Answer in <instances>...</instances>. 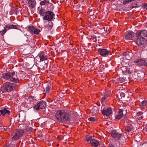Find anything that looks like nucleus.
I'll return each mask as SVG.
<instances>
[{
  "label": "nucleus",
  "mask_w": 147,
  "mask_h": 147,
  "mask_svg": "<svg viewBox=\"0 0 147 147\" xmlns=\"http://www.w3.org/2000/svg\"><path fill=\"white\" fill-rule=\"evenodd\" d=\"M147 40V31L146 30L140 31L138 33L136 44L138 45L143 44Z\"/></svg>",
  "instance_id": "f257e3e1"
},
{
  "label": "nucleus",
  "mask_w": 147,
  "mask_h": 147,
  "mask_svg": "<svg viewBox=\"0 0 147 147\" xmlns=\"http://www.w3.org/2000/svg\"><path fill=\"white\" fill-rule=\"evenodd\" d=\"M4 79L10 82H13L15 83H17L19 81V79L17 76L15 77V72L14 71L9 72L5 73L3 75Z\"/></svg>",
  "instance_id": "f03ea898"
},
{
  "label": "nucleus",
  "mask_w": 147,
  "mask_h": 147,
  "mask_svg": "<svg viewBox=\"0 0 147 147\" xmlns=\"http://www.w3.org/2000/svg\"><path fill=\"white\" fill-rule=\"evenodd\" d=\"M15 84L13 83L6 82L4 84L1 88V91L2 93L11 91L13 90Z\"/></svg>",
  "instance_id": "7ed1b4c3"
},
{
  "label": "nucleus",
  "mask_w": 147,
  "mask_h": 147,
  "mask_svg": "<svg viewBox=\"0 0 147 147\" xmlns=\"http://www.w3.org/2000/svg\"><path fill=\"white\" fill-rule=\"evenodd\" d=\"M24 131L22 129H18L12 135V141H16L18 140L23 135Z\"/></svg>",
  "instance_id": "20e7f679"
},
{
  "label": "nucleus",
  "mask_w": 147,
  "mask_h": 147,
  "mask_svg": "<svg viewBox=\"0 0 147 147\" xmlns=\"http://www.w3.org/2000/svg\"><path fill=\"white\" fill-rule=\"evenodd\" d=\"M55 116L59 122H63L64 120V110H62L57 111Z\"/></svg>",
  "instance_id": "39448f33"
},
{
  "label": "nucleus",
  "mask_w": 147,
  "mask_h": 147,
  "mask_svg": "<svg viewBox=\"0 0 147 147\" xmlns=\"http://www.w3.org/2000/svg\"><path fill=\"white\" fill-rule=\"evenodd\" d=\"M54 16L55 14L53 12L47 11L45 15L43 17V19L48 21H51L53 20Z\"/></svg>",
  "instance_id": "423d86ee"
},
{
  "label": "nucleus",
  "mask_w": 147,
  "mask_h": 147,
  "mask_svg": "<svg viewBox=\"0 0 147 147\" xmlns=\"http://www.w3.org/2000/svg\"><path fill=\"white\" fill-rule=\"evenodd\" d=\"M101 109L102 114L108 117L112 113V109L110 107L105 108L104 106H102Z\"/></svg>",
  "instance_id": "0eeeda50"
},
{
  "label": "nucleus",
  "mask_w": 147,
  "mask_h": 147,
  "mask_svg": "<svg viewBox=\"0 0 147 147\" xmlns=\"http://www.w3.org/2000/svg\"><path fill=\"white\" fill-rule=\"evenodd\" d=\"M46 103L45 101H40L34 107V109L38 111L39 110L44 109L46 106Z\"/></svg>",
  "instance_id": "6e6552de"
},
{
  "label": "nucleus",
  "mask_w": 147,
  "mask_h": 147,
  "mask_svg": "<svg viewBox=\"0 0 147 147\" xmlns=\"http://www.w3.org/2000/svg\"><path fill=\"white\" fill-rule=\"evenodd\" d=\"M112 136L114 138H116L117 140L123 139L124 138L123 134H119L115 130H112L111 132Z\"/></svg>",
  "instance_id": "1a4fd4ad"
},
{
  "label": "nucleus",
  "mask_w": 147,
  "mask_h": 147,
  "mask_svg": "<svg viewBox=\"0 0 147 147\" xmlns=\"http://www.w3.org/2000/svg\"><path fill=\"white\" fill-rule=\"evenodd\" d=\"M28 29V31L32 34H38L40 32V30L38 29L33 26L29 27Z\"/></svg>",
  "instance_id": "9d476101"
},
{
  "label": "nucleus",
  "mask_w": 147,
  "mask_h": 147,
  "mask_svg": "<svg viewBox=\"0 0 147 147\" xmlns=\"http://www.w3.org/2000/svg\"><path fill=\"white\" fill-rule=\"evenodd\" d=\"M98 52L99 53L100 55L103 57H107L109 54V50L105 49H98Z\"/></svg>",
  "instance_id": "9b49d317"
},
{
  "label": "nucleus",
  "mask_w": 147,
  "mask_h": 147,
  "mask_svg": "<svg viewBox=\"0 0 147 147\" xmlns=\"http://www.w3.org/2000/svg\"><path fill=\"white\" fill-rule=\"evenodd\" d=\"M44 28L46 30H49L52 29L53 25V23L51 21H45L44 22Z\"/></svg>",
  "instance_id": "f8f14e48"
},
{
  "label": "nucleus",
  "mask_w": 147,
  "mask_h": 147,
  "mask_svg": "<svg viewBox=\"0 0 147 147\" xmlns=\"http://www.w3.org/2000/svg\"><path fill=\"white\" fill-rule=\"evenodd\" d=\"M134 33L131 31H129L125 33V38L127 40H132L134 37Z\"/></svg>",
  "instance_id": "ddd939ff"
},
{
  "label": "nucleus",
  "mask_w": 147,
  "mask_h": 147,
  "mask_svg": "<svg viewBox=\"0 0 147 147\" xmlns=\"http://www.w3.org/2000/svg\"><path fill=\"white\" fill-rule=\"evenodd\" d=\"M136 65H144L147 67V63L145 61L140 59L137 60L135 61Z\"/></svg>",
  "instance_id": "4468645a"
},
{
  "label": "nucleus",
  "mask_w": 147,
  "mask_h": 147,
  "mask_svg": "<svg viewBox=\"0 0 147 147\" xmlns=\"http://www.w3.org/2000/svg\"><path fill=\"white\" fill-rule=\"evenodd\" d=\"M0 109L1 114L3 116H4L6 114L8 115L10 114V112L5 108L3 107L0 108Z\"/></svg>",
  "instance_id": "2eb2a0df"
},
{
  "label": "nucleus",
  "mask_w": 147,
  "mask_h": 147,
  "mask_svg": "<svg viewBox=\"0 0 147 147\" xmlns=\"http://www.w3.org/2000/svg\"><path fill=\"white\" fill-rule=\"evenodd\" d=\"M28 5L31 8H34L36 5V3L35 0H27Z\"/></svg>",
  "instance_id": "dca6fc26"
},
{
  "label": "nucleus",
  "mask_w": 147,
  "mask_h": 147,
  "mask_svg": "<svg viewBox=\"0 0 147 147\" xmlns=\"http://www.w3.org/2000/svg\"><path fill=\"white\" fill-rule=\"evenodd\" d=\"M123 110L122 109H120L119 110V112L116 114L115 118L117 119H120L122 117L123 115Z\"/></svg>",
  "instance_id": "f3484780"
},
{
  "label": "nucleus",
  "mask_w": 147,
  "mask_h": 147,
  "mask_svg": "<svg viewBox=\"0 0 147 147\" xmlns=\"http://www.w3.org/2000/svg\"><path fill=\"white\" fill-rule=\"evenodd\" d=\"M90 143L92 146L94 147H97L98 146L100 145L99 142L96 140L93 139L91 140L90 141Z\"/></svg>",
  "instance_id": "a211bd4d"
},
{
  "label": "nucleus",
  "mask_w": 147,
  "mask_h": 147,
  "mask_svg": "<svg viewBox=\"0 0 147 147\" xmlns=\"http://www.w3.org/2000/svg\"><path fill=\"white\" fill-rule=\"evenodd\" d=\"M38 56L40 59V62L41 61H46V60H48L45 54L43 53H39L38 54Z\"/></svg>",
  "instance_id": "6ab92c4d"
},
{
  "label": "nucleus",
  "mask_w": 147,
  "mask_h": 147,
  "mask_svg": "<svg viewBox=\"0 0 147 147\" xmlns=\"http://www.w3.org/2000/svg\"><path fill=\"white\" fill-rule=\"evenodd\" d=\"M5 28L7 30L11 29H18V28L17 26L16 25L9 24L6 25Z\"/></svg>",
  "instance_id": "aec40b11"
},
{
  "label": "nucleus",
  "mask_w": 147,
  "mask_h": 147,
  "mask_svg": "<svg viewBox=\"0 0 147 147\" xmlns=\"http://www.w3.org/2000/svg\"><path fill=\"white\" fill-rule=\"evenodd\" d=\"M125 130L126 132H129L133 129V127L131 124L127 125V126H125Z\"/></svg>",
  "instance_id": "412c9836"
},
{
  "label": "nucleus",
  "mask_w": 147,
  "mask_h": 147,
  "mask_svg": "<svg viewBox=\"0 0 147 147\" xmlns=\"http://www.w3.org/2000/svg\"><path fill=\"white\" fill-rule=\"evenodd\" d=\"M48 61V60H46V61H45L44 63H40V66L42 69L47 68Z\"/></svg>",
  "instance_id": "4be33fe9"
},
{
  "label": "nucleus",
  "mask_w": 147,
  "mask_h": 147,
  "mask_svg": "<svg viewBox=\"0 0 147 147\" xmlns=\"http://www.w3.org/2000/svg\"><path fill=\"white\" fill-rule=\"evenodd\" d=\"M70 115L69 113H65V123L67 122L69 123L70 121Z\"/></svg>",
  "instance_id": "5701e85b"
},
{
  "label": "nucleus",
  "mask_w": 147,
  "mask_h": 147,
  "mask_svg": "<svg viewBox=\"0 0 147 147\" xmlns=\"http://www.w3.org/2000/svg\"><path fill=\"white\" fill-rule=\"evenodd\" d=\"M47 11L43 8H41L38 11V13L40 16L44 17Z\"/></svg>",
  "instance_id": "b1692460"
},
{
  "label": "nucleus",
  "mask_w": 147,
  "mask_h": 147,
  "mask_svg": "<svg viewBox=\"0 0 147 147\" xmlns=\"http://www.w3.org/2000/svg\"><path fill=\"white\" fill-rule=\"evenodd\" d=\"M91 112L93 115L95 114L98 112V108L96 106H94L91 110Z\"/></svg>",
  "instance_id": "393cba45"
},
{
  "label": "nucleus",
  "mask_w": 147,
  "mask_h": 147,
  "mask_svg": "<svg viewBox=\"0 0 147 147\" xmlns=\"http://www.w3.org/2000/svg\"><path fill=\"white\" fill-rule=\"evenodd\" d=\"M49 2L48 0H44L41 1L40 3V5H44L49 4Z\"/></svg>",
  "instance_id": "a878e982"
},
{
  "label": "nucleus",
  "mask_w": 147,
  "mask_h": 147,
  "mask_svg": "<svg viewBox=\"0 0 147 147\" xmlns=\"http://www.w3.org/2000/svg\"><path fill=\"white\" fill-rule=\"evenodd\" d=\"M15 144L11 142L10 143H7L4 147H15Z\"/></svg>",
  "instance_id": "bb28decb"
},
{
  "label": "nucleus",
  "mask_w": 147,
  "mask_h": 147,
  "mask_svg": "<svg viewBox=\"0 0 147 147\" xmlns=\"http://www.w3.org/2000/svg\"><path fill=\"white\" fill-rule=\"evenodd\" d=\"M147 105V100H144L142 102L140 105V106L144 107Z\"/></svg>",
  "instance_id": "cd10ccee"
},
{
  "label": "nucleus",
  "mask_w": 147,
  "mask_h": 147,
  "mask_svg": "<svg viewBox=\"0 0 147 147\" xmlns=\"http://www.w3.org/2000/svg\"><path fill=\"white\" fill-rule=\"evenodd\" d=\"M109 96V94L108 93L105 94L102 98L101 100V101H103L107 99Z\"/></svg>",
  "instance_id": "c85d7f7f"
},
{
  "label": "nucleus",
  "mask_w": 147,
  "mask_h": 147,
  "mask_svg": "<svg viewBox=\"0 0 147 147\" xmlns=\"http://www.w3.org/2000/svg\"><path fill=\"white\" fill-rule=\"evenodd\" d=\"M131 121L129 119H126L125 122V126H127V125L131 124Z\"/></svg>",
  "instance_id": "c756f323"
},
{
  "label": "nucleus",
  "mask_w": 147,
  "mask_h": 147,
  "mask_svg": "<svg viewBox=\"0 0 147 147\" xmlns=\"http://www.w3.org/2000/svg\"><path fill=\"white\" fill-rule=\"evenodd\" d=\"M92 137L91 136L88 135L86 136V140L87 142L90 141L91 140H92Z\"/></svg>",
  "instance_id": "7c9ffc66"
},
{
  "label": "nucleus",
  "mask_w": 147,
  "mask_h": 147,
  "mask_svg": "<svg viewBox=\"0 0 147 147\" xmlns=\"http://www.w3.org/2000/svg\"><path fill=\"white\" fill-rule=\"evenodd\" d=\"M7 31L5 28L4 27V29L3 30L0 31V34L2 36H3V35L5 34L6 32Z\"/></svg>",
  "instance_id": "2f4dec72"
},
{
  "label": "nucleus",
  "mask_w": 147,
  "mask_h": 147,
  "mask_svg": "<svg viewBox=\"0 0 147 147\" xmlns=\"http://www.w3.org/2000/svg\"><path fill=\"white\" fill-rule=\"evenodd\" d=\"M89 120L91 121H95L96 120L95 117H90L88 119Z\"/></svg>",
  "instance_id": "473e14b6"
},
{
  "label": "nucleus",
  "mask_w": 147,
  "mask_h": 147,
  "mask_svg": "<svg viewBox=\"0 0 147 147\" xmlns=\"http://www.w3.org/2000/svg\"><path fill=\"white\" fill-rule=\"evenodd\" d=\"M143 114V113L141 111H139L138 113H136V116H134L135 117H136V116H139L141 115H142Z\"/></svg>",
  "instance_id": "72a5a7b5"
},
{
  "label": "nucleus",
  "mask_w": 147,
  "mask_h": 147,
  "mask_svg": "<svg viewBox=\"0 0 147 147\" xmlns=\"http://www.w3.org/2000/svg\"><path fill=\"white\" fill-rule=\"evenodd\" d=\"M130 70L129 69H127L125 72V74H129L131 73Z\"/></svg>",
  "instance_id": "f704fd0d"
},
{
  "label": "nucleus",
  "mask_w": 147,
  "mask_h": 147,
  "mask_svg": "<svg viewBox=\"0 0 147 147\" xmlns=\"http://www.w3.org/2000/svg\"><path fill=\"white\" fill-rule=\"evenodd\" d=\"M120 95L122 97H124L125 96V94L124 93H121L120 94Z\"/></svg>",
  "instance_id": "c9c22d12"
},
{
  "label": "nucleus",
  "mask_w": 147,
  "mask_h": 147,
  "mask_svg": "<svg viewBox=\"0 0 147 147\" xmlns=\"http://www.w3.org/2000/svg\"><path fill=\"white\" fill-rule=\"evenodd\" d=\"M144 8L146 10H147V3L144 5Z\"/></svg>",
  "instance_id": "e433bc0d"
},
{
  "label": "nucleus",
  "mask_w": 147,
  "mask_h": 147,
  "mask_svg": "<svg viewBox=\"0 0 147 147\" xmlns=\"http://www.w3.org/2000/svg\"><path fill=\"white\" fill-rule=\"evenodd\" d=\"M49 88H50V87H49V86H47L46 88V90L47 91H49Z\"/></svg>",
  "instance_id": "4c0bfd02"
},
{
  "label": "nucleus",
  "mask_w": 147,
  "mask_h": 147,
  "mask_svg": "<svg viewBox=\"0 0 147 147\" xmlns=\"http://www.w3.org/2000/svg\"><path fill=\"white\" fill-rule=\"evenodd\" d=\"M58 139L59 140H62V139L61 138V136H59L58 137ZM62 140H63V138Z\"/></svg>",
  "instance_id": "58836bf2"
},
{
  "label": "nucleus",
  "mask_w": 147,
  "mask_h": 147,
  "mask_svg": "<svg viewBox=\"0 0 147 147\" xmlns=\"http://www.w3.org/2000/svg\"><path fill=\"white\" fill-rule=\"evenodd\" d=\"M4 130L5 131H7L9 129V128H4Z\"/></svg>",
  "instance_id": "ea45409f"
},
{
  "label": "nucleus",
  "mask_w": 147,
  "mask_h": 147,
  "mask_svg": "<svg viewBox=\"0 0 147 147\" xmlns=\"http://www.w3.org/2000/svg\"><path fill=\"white\" fill-rule=\"evenodd\" d=\"M109 146H111V147H113V145H112V144H110L109 145Z\"/></svg>",
  "instance_id": "a19ab883"
},
{
  "label": "nucleus",
  "mask_w": 147,
  "mask_h": 147,
  "mask_svg": "<svg viewBox=\"0 0 147 147\" xmlns=\"http://www.w3.org/2000/svg\"><path fill=\"white\" fill-rule=\"evenodd\" d=\"M146 130L147 132V124L146 126Z\"/></svg>",
  "instance_id": "79ce46f5"
},
{
  "label": "nucleus",
  "mask_w": 147,
  "mask_h": 147,
  "mask_svg": "<svg viewBox=\"0 0 147 147\" xmlns=\"http://www.w3.org/2000/svg\"><path fill=\"white\" fill-rule=\"evenodd\" d=\"M141 117V119H142V118H143V117H142V116H141V117Z\"/></svg>",
  "instance_id": "37998d69"
},
{
  "label": "nucleus",
  "mask_w": 147,
  "mask_h": 147,
  "mask_svg": "<svg viewBox=\"0 0 147 147\" xmlns=\"http://www.w3.org/2000/svg\"><path fill=\"white\" fill-rule=\"evenodd\" d=\"M100 147H105V146H101Z\"/></svg>",
  "instance_id": "c03bdc74"
},
{
  "label": "nucleus",
  "mask_w": 147,
  "mask_h": 147,
  "mask_svg": "<svg viewBox=\"0 0 147 147\" xmlns=\"http://www.w3.org/2000/svg\"><path fill=\"white\" fill-rule=\"evenodd\" d=\"M145 144H143V145H145Z\"/></svg>",
  "instance_id": "a18cd8bd"
},
{
  "label": "nucleus",
  "mask_w": 147,
  "mask_h": 147,
  "mask_svg": "<svg viewBox=\"0 0 147 147\" xmlns=\"http://www.w3.org/2000/svg\"><path fill=\"white\" fill-rule=\"evenodd\" d=\"M62 132L63 133V131H62Z\"/></svg>",
  "instance_id": "49530a36"
}]
</instances>
